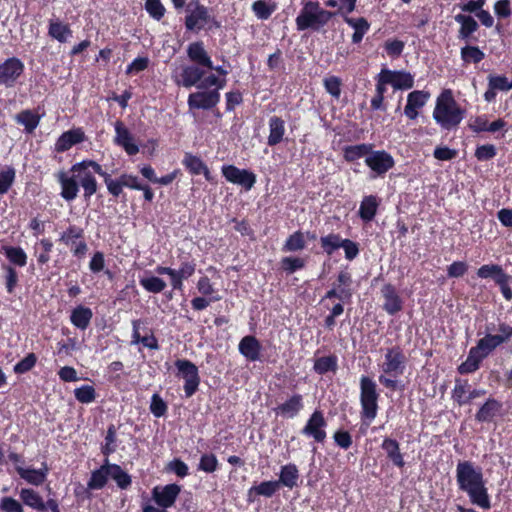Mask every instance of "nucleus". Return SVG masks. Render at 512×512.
Segmentation results:
<instances>
[{
    "mask_svg": "<svg viewBox=\"0 0 512 512\" xmlns=\"http://www.w3.org/2000/svg\"><path fill=\"white\" fill-rule=\"evenodd\" d=\"M110 477L116 482L120 489H127L132 484L131 476L118 464L110 463Z\"/></svg>",
    "mask_w": 512,
    "mask_h": 512,
    "instance_id": "obj_51",
    "label": "nucleus"
},
{
    "mask_svg": "<svg viewBox=\"0 0 512 512\" xmlns=\"http://www.w3.org/2000/svg\"><path fill=\"white\" fill-rule=\"evenodd\" d=\"M24 70L25 65L21 59L15 56L5 59L0 63V85L6 88L14 87Z\"/></svg>",
    "mask_w": 512,
    "mask_h": 512,
    "instance_id": "obj_15",
    "label": "nucleus"
},
{
    "mask_svg": "<svg viewBox=\"0 0 512 512\" xmlns=\"http://www.w3.org/2000/svg\"><path fill=\"white\" fill-rule=\"evenodd\" d=\"M476 274L481 279H492L499 287L503 298L506 301L512 300V289L510 287L512 276L505 272L501 265L484 264L477 269Z\"/></svg>",
    "mask_w": 512,
    "mask_h": 512,
    "instance_id": "obj_10",
    "label": "nucleus"
},
{
    "mask_svg": "<svg viewBox=\"0 0 512 512\" xmlns=\"http://www.w3.org/2000/svg\"><path fill=\"white\" fill-rule=\"evenodd\" d=\"M466 110L455 100L451 89H444L436 99L433 119L444 131L457 130Z\"/></svg>",
    "mask_w": 512,
    "mask_h": 512,
    "instance_id": "obj_4",
    "label": "nucleus"
},
{
    "mask_svg": "<svg viewBox=\"0 0 512 512\" xmlns=\"http://www.w3.org/2000/svg\"><path fill=\"white\" fill-rule=\"evenodd\" d=\"M0 512H24L23 504L11 496L0 498Z\"/></svg>",
    "mask_w": 512,
    "mask_h": 512,
    "instance_id": "obj_64",
    "label": "nucleus"
},
{
    "mask_svg": "<svg viewBox=\"0 0 512 512\" xmlns=\"http://www.w3.org/2000/svg\"><path fill=\"white\" fill-rule=\"evenodd\" d=\"M359 402H360V432L366 433V429L375 420L378 414L380 392L377 383L369 376L362 375L359 379Z\"/></svg>",
    "mask_w": 512,
    "mask_h": 512,
    "instance_id": "obj_5",
    "label": "nucleus"
},
{
    "mask_svg": "<svg viewBox=\"0 0 512 512\" xmlns=\"http://www.w3.org/2000/svg\"><path fill=\"white\" fill-rule=\"evenodd\" d=\"M372 148L373 145L368 143L345 146L343 148V158L348 163L355 162L360 158H366L371 152Z\"/></svg>",
    "mask_w": 512,
    "mask_h": 512,
    "instance_id": "obj_41",
    "label": "nucleus"
},
{
    "mask_svg": "<svg viewBox=\"0 0 512 512\" xmlns=\"http://www.w3.org/2000/svg\"><path fill=\"white\" fill-rule=\"evenodd\" d=\"M48 35L60 43H65L68 37L72 35V30L68 24L60 20H51L49 22Z\"/></svg>",
    "mask_w": 512,
    "mask_h": 512,
    "instance_id": "obj_43",
    "label": "nucleus"
},
{
    "mask_svg": "<svg viewBox=\"0 0 512 512\" xmlns=\"http://www.w3.org/2000/svg\"><path fill=\"white\" fill-rule=\"evenodd\" d=\"M114 127L116 133L115 144L122 147L129 156L136 155L139 152V147L133 142V136L128 128L121 120H117Z\"/></svg>",
    "mask_w": 512,
    "mask_h": 512,
    "instance_id": "obj_24",
    "label": "nucleus"
},
{
    "mask_svg": "<svg viewBox=\"0 0 512 512\" xmlns=\"http://www.w3.org/2000/svg\"><path fill=\"white\" fill-rule=\"evenodd\" d=\"M414 86V76L405 70H396L393 83L395 90H408Z\"/></svg>",
    "mask_w": 512,
    "mask_h": 512,
    "instance_id": "obj_57",
    "label": "nucleus"
},
{
    "mask_svg": "<svg viewBox=\"0 0 512 512\" xmlns=\"http://www.w3.org/2000/svg\"><path fill=\"white\" fill-rule=\"evenodd\" d=\"M182 165L193 176L201 175V171L206 166V163L197 155L190 152L184 154Z\"/></svg>",
    "mask_w": 512,
    "mask_h": 512,
    "instance_id": "obj_50",
    "label": "nucleus"
},
{
    "mask_svg": "<svg viewBox=\"0 0 512 512\" xmlns=\"http://www.w3.org/2000/svg\"><path fill=\"white\" fill-rule=\"evenodd\" d=\"M352 275L347 270H341L336 279V283L323 296L321 302L325 300L338 299L342 303L350 304L353 297Z\"/></svg>",
    "mask_w": 512,
    "mask_h": 512,
    "instance_id": "obj_13",
    "label": "nucleus"
},
{
    "mask_svg": "<svg viewBox=\"0 0 512 512\" xmlns=\"http://www.w3.org/2000/svg\"><path fill=\"white\" fill-rule=\"evenodd\" d=\"M470 387L471 386L468 379L456 378L455 386L451 393L453 401L456 402L459 406L468 404V395L466 394H469Z\"/></svg>",
    "mask_w": 512,
    "mask_h": 512,
    "instance_id": "obj_44",
    "label": "nucleus"
},
{
    "mask_svg": "<svg viewBox=\"0 0 512 512\" xmlns=\"http://www.w3.org/2000/svg\"><path fill=\"white\" fill-rule=\"evenodd\" d=\"M187 56L197 66L213 69V62L205 50L202 41L190 43L187 47Z\"/></svg>",
    "mask_w": 512,
    "mask_h": 512,
    "instance_id": "obj_28",
    "label": "nucleus"
},
{
    "mask_svg": "<svg viewBox=\"0 0 512 512\" xmlns=\"http://www.w3.org/2000/svg\"><path fill=\"white\" fill-rule=\"evenodd\" d=\"M21 503L38 512H44L43 497L32 488H22L19 493Z\"/></svg>",
    "mask_w": 512,
    "mask_h": 512,
    "instance_id": "obj_40",
    "label": "nucleus"
},
{
    "mask_svg": "<svg viewBox=\"0 0 512 512\" xmlns=\"http://www.w3.org/2000/svg\"><path fill=\"white\" fill-rule=\"evenodd\" d=\"M92 318L93 312L91 308L81 304L72 309L70 314L71 324L82 331L86 330L89 327Z\"/></svg>",
    "mask_w": 512,
    "mask_h": 512,
    "instance_id": "obj_34",
    "label": "nucleus"
},
{
    "mask_svg": "<svg viewBox=\"0 0 512 512\" xmlns=\"http://www.w3.org/2000/svg\"><path fill=\"white\" fill-rule=\"evenodd\" d=\"M187 15L185 16V28L188 31L204 29L207 24L219 27L220 23L215 17L210 15L209 8L201 4L198 0H192L186 6Z\"/></svg>",
    "mask_w": 512,
    "mask_h": 512,
    "instance_id": "obj_9",
    "label": "nucleus"
},
{
    "mask_svg": "<svg viewBox=\"0 0 512 512\" xmlns=\"http://www.w3.org/2000/svg\"><path fill=\"white\" fill-rule=\"evenodd\" d=\"M57 241L63 244L71 255L78 260L84 259L89 250L85 230L76 224H69L59 234Z\"/></svg>",
    "mask_w": 512,
    "mask_h": 512,
    "instance_id": "obj_8",
    "label": "nucleus"
},
{
    "mask_svg": "<svg viewBox=\"0 0 512 512\" xmlns=\"http://www.w3.org/2000/svg\"><path fill=\"white\" fill-rule=\"evenodd\" d=\"M276 480L262 481L252 486L247 493L248 502H254L257 497L271 498L281 488Z\"/></svg>",
    "mask_w": 512,
    "mask_h": 512,
    "instance_id": "obj_31",
    "label": "nucleus"
},
{
    "mask_svg": "<svg viewBox=\"0 0 512 512\" xmlns=\"http://www.w3.org/2000/svg\"><path fill=\"white\" fill-rule=\"evenodd\" d=\"M505 414L503 403L490 396L479 407L475 414V420L479 423H492L496 418H503Z\"/></svg>",
    "mask_w": 512,
    "mask_h": 512,
    "instance_id": "obj_18",
    "label": "nucleus"
},
{
    "mask_svg": "<svg viewBox=\"0 0 512 512\" xmlns=\"http://www.w3.org/2000/svg\"><path fill=\"white\" fill-rule=\"evenodd\" d=\"M338 369V358L335 354L323 356L315 359L313 370L318 375H325L328 372L335 373Z\"/></svg>",
    "mask_w": 512,
    "mask_h": 512,
    "instance_id": "obj_42",
    "label": "nucleus"
},
{
    "mask_svg": "<svg viewBox=\"0 0 512 512\" xmlns=\"http://www.w3.org/2000/svg\"><path fill=\"white\" fill-rule=\"evenodd\" d=\"M205 71L197 65H188L183 67L180 74L181 80H177V85H182L185 88H190L197 85L202 81Z\"/></svg>",
    "mask_w": 512,
    "mask_h": 512,
    "instance_id": "obj_33",
    "label": "nucleus"
},
{
    "mask_svg": "<svg viewBox=\"0 0 512 512\" xmlns=\"http://www.w3.org/2000/svg\"><path fill=\"white\" fill-rule=\"evenodd\" d=\"M3 280L8 294H14L19 283V273L11 265H2Z\"/></svg>",
    "mask_w": 512,
    "mask_h": 512,
    "instance_id": "obj_49",
    "label": "nucleus"
},
{
    "mask_svg": "<svg viewBox=\"0 0 512 512\" xmlns=\"http://www.w3.org/2000/svg\"><path fill=\"white\" fill-rule=\"evenodd\" d=\"M341 241L342 237L339 233H329L321 236L319 243L323 253L328 256H332L335 251L340 249Z\"/></svg>",
    "mask_w": 512,
    "mask_h": 512,
    "instance_id": "obj_47",
    "label": "nucleus"
},
{
    "mask_svg": "<svg viewBox=\"0 0 512 512\" xmlns=\"http://www.w3.org/2000/svg\"><path fill=\"white\" fill-rule=\"evenodd\" d=\"M17 123L25 127L27 133H32L39 125L41 116L30 109L22 110L15 117Z\"/></svg>",
    "mask_w": 512,
    "mask_h": 512,
    "instance_id": "obj_45",
    "label": "nucleus"
},
{
    "mask_svg": "<svg viewBox=\"0 0 512 512\" xmlns=\"http://www.w3.org/2000/svg\"><path fill=\"white\" fill-rule=\"evenodd\" d=\"M140 285L149 293H161L166 288V282L157 276L145 277L139 280Z\"/></svg>",
    "mask_w": 512,
    "mask_h": 512,
    "instance_id": "obj_54",
    "label": "nucleus"
},
{
    "mask_svg": "<svg viewBox=\"0 0 512 512\" xmlns=\"http://www.w3.org/2000/svg\"><path fill=\"white\" fill-rule=\"evenodd\" d=\"M2 253L5 255L9 264L13 267H24L27 264V253L20 246L4 245L2 246Z\"/></svg>",
    "mask_w": 512,
    "mask_h": 512,
    "instance_id": "obj_38",
    "label": "nucleus"
},
{
    "mask_svg": "<svg viewBox=\"0 0 512 512\" xmlns=\"http://www.w3.org/2000/svg\"><path fill=\"white\" fill-rule=\"evenodd\" d=\"M220 101V92L217 90L198 91L189 94L187 104L190 110H211Z\"/></svg>",
    "mask_w": 512,
    "mask_h": 512,
    "instance_id": "obj_19",
    "label": "nucleus"
},
{
    "mask_svg": "<svg viewBox=\"0 0 512 512\" xmlns=\"http://www.w3.org/2000/svg\"><path fill=\"white\" fill-rule=\"evenodd\" d=\"M105 185L109 195L121 202H126L127 200L124 188L131 190H140L142 188L139 177L129 173H122L117 178H112V175L109 174L108 177H105Z\"/></svg>",
    "mask_w": 512,
    "mask_h": 512,
    "instance_id": "obj_11",
    "label": "nucleus"
},
{
    "mask_svg": "<svg viewBox=\"0 0 512 512\" xmlns=\"http://www.w3.org/2000/svg\"><path fill=\"white\" fill-rule=\"evenodd\" d=\"M326 427L327 421L323 411L316 409L309 416L301 433L306 437L312 438L314 442L323 444L327 438Z\"/></svg>",
    "mask_w": 512,
    "mask_h": 512,
    "instance_id": "obj_14",
    "label": "nucleus"
},
{
    "mask_svg": "<svg viewBox=\"0 0 512 512\" xmlns=\"http://www.w3.org/2000/svg\"><path fill=\"white\" fill-rule=\"evenodd\" d=\"M405 42L399 39H388L384 43V50L391 58H398L402 55Z\"/></svg>",
    "mask_w": 512,
    "mask_h": 512,
    "instance_id": "obj_63",
    "label": "nucleus"
},
{
    "mask_svg": "<svg viewBox=\"0 0 512 512\" xmlns=\"http://www.w3.org/2000/svg\"><path fill=\"white\" fill-rule=\"evenodd\" d=\"M15 470L20 478L33 486H41L46 481L49 473V467L46 462H43L39 469L16 466Z\"/></svg>",
    "mask_w": 512,
    "mask_h": 512,
    "instance_id": "obj_26",
    "label": "nucleus"
},
{
    "mask_svg": "<svg viewBox=\"0 0 512 512\" xmlns=\"http://www.w3.org/2000/svg\"><path fill=\"white\" fill-rule=\"evenodd\" d=\"M218 467L219 462L215 454L205 453L201 456L198 464V470L206 473H213L218 469Z\"/></svg>",
    "mask_w": 512,
    "mask_h": 512,
    "instance_id": "obj_60",
    "label": "nucleus"
},
{
    "mask_svg": "<svg viewBox=\"0 0 512 512\" xmlns=\"http://www.w3.org/2000/svg\"><path fill=\"white\" fill-rule=\"evenodd\" d=\"M456 482L458 489L468 495L471 504L483 510L491 508V498L480 466L469 460L459 461L456 466Z\"/></svg>",
    "mask_w": 512,
    "mask_h": 512,
    "instance_id": "obj_2",
    "label": "nucleus"
},
{
    "mask_svg": "<svg viewBox=\"0 0 512 512\" xmlns=\"http://www.w3.org/2000/svg\"><path fill=\"white\" fill-rule=\"evenodd\" d=\"M381 449L386 453V457L388 460L392 462V464L402 469L405 466L404 454L400 450V443L391 437H384L381 443Z\"/></svg>",
    "mask_w": 512,
    "mask_h": 512,
    "instance_id": "obj_29",
    "label": "nucleus"
},
{
    "mask_svg": "<svg viewBox=\"0 0 512 512\" xmlns=\"http://www.w3.org/2000/svg\"><path fill=\"white\" fill-rule=\"evenodd\" d=\"M306 247V241L304 233L301 230H297L286 239L282 250L285 252H296L301 251Z\"/></svg>",
    "mask_w": 512,
    "mask_h": 512,
    "instance_id": "obj_52",
    "label": "nucleus"
},
{
    "mask_svg": "<svg viewBox=\"0 0 512 512\" xmlns=\"http://www.w3.org/2000/svg\"><path fill=\"white\" fill-rule=\"evenodd\" d=\"M337 15V12L329 11L320 6L318 1L307 0L302 3V8L295 19L298 31H319Z\"/></svg>",
    "mask_w": 512,
    "mask_h": 512,
    "instance_id": "obj_7",
    "label": "nucleus"
},
{
    "mask_svg": "<svg viewBox=\"0 0 512 512\" xmlns=\"http://www.w3.org/2000/svg\"><path fill=\"white\" fill-rule=\"evenodd\" d=\"M406 368V356L401 346L395 345L386 350L384 362L381 365L382 374L378 380L391 391L403 390L404 385L396 378L401 376Z\"/></svg>",
    "mask_w": 512,
    "mask_h": 512,
    "instance_id": "obj_6",
    "label": "nucleus"
},
{
    "mask_svg": "<svg viewBox=\"0 0 512 512\" xmlns=\"http://www.w3.org/2000/svg\"><path fill=\"white\" fill-rule=\"evenodd\" d=\"M323 85L326 92L329 93L333 98H340L342 80L338 76L332 75L324 78Z\"/></svg>",
    "mask_w": 512,
    "mask_h": 512,
    "instance_id": "obj_61",
    "label": "nucleus"
},
{
    "mask_svg": "<svg viewBox=\"0 0 512 512\" xmlns=\"http://www.w3.org/2000/svg\"><path fill=\"white\" fill-rule=\"evenodd\" d=\"M221 172L226 181L240 185L245 191H250L256 183V174L248 169H240L235 165H223Z\"/></svg>",
    "mask_w": 512,
    "mask_h": 512,
    "instance_id": "obj_16",
    "label": "nucleus"
},
{
    "mask_svg": "<svg viewBox=\"0 0 512 512\" xmlns=\"http://www.w3.org/2000/svg\"><path fill=\"white\" fill-rule=\"evenodd\" d=\"M251 9L258 19L267 20L276 10V4H268L264 0H257L252 4Z\"/></svg>",
    "mask_w": 512,
    "mask_h": 512,
    "instance_id": "obj_55",
    "label": "nucleus"
},
{
    "mask_svg": "<svg viewBox=\"0 0 512 512\" xmlns=\"http://www.w3.org/2000/svg\"><path fill=\"white\" fill-rule=\"evenodd\" d=\"M455 21L460 24L458 39L466 42L470 40L477 41L476 38H472V35L478 30L479 25L472 16L457 14L455 16Z\"/></svg>",
    "mask_w": 512,
    "mask_h": 512,
    "instance_id": "obj_30",
    "label": "nucleus"
},
{
    "mask_svg": "<svg viewBox=\"0 0 512 512\" xmlns=\"http://www.w3.org/2000/svg\"><path fill=\"white\" fill-rule=\"evenodd\" d=\"M86 140V135L81 127L72 128L63 132L54 144V151L64 153L73 146L80 144Z\"/></svg>",
    "mask_w": 512,
    "mask_h": 512,
    "instance_id": "obj_21",
    "label": "nucleus"
},
{
    "mask_svg": "<svg viewBox=\"0 0 512 512\" xmlns=\"http://www.w3.org/2000/svg\"><path fill=\"white\" fill-rule=\"evenodd\" d=\"M300 474L298 467L294 463H288L286 465L281 466L279 479L276 480L279 482V486H285L289 489H293L297 486V482L299 480Z\"/></svg>",
    "mask_w": 512,
    "mask_h": 512,
    "instance_id": "obj_36",
    "label": "nucleus"
},
{
    "mask_svg": "<svg viewBox=\"0 0 512 512\" xmlns=\"http://www.w3.org/2000/svg\"><path fill=\"white\" fill-rule=\"evenodd\" d=\"M16 181V170L11 165H6L0 170V196L9 192Z\"/></svg>",
    "mask_w": 512,
    "mask_h": 512,
    "instance_id": "obj_48",
    "label": "nucleus"
},
{
    "mask_svg": "<svg viewBox=\"0 0 512 512\" xmlns=\"http://www.w3.org/2000/svg\"><path fill=\"white\" fill-rule=\"evenodd\" d=\"M117 430L114 424L107 427L105 442L101 446V453L108 458L111 454L116 452L117 449Z\"/></svg>",
    "mask_w": 512,
    "mask_h": 512,
    "instance_id": "obj_53",
    "label": "nucleus"
},
{
    "mask_svg": "<svg viewBox=\"0 0 512 512\" xmlns=\"http://www.w3.org/2000/svg\"><path fill=\"white\" fill-rule=\"evenodd\" d=\"M238 350L248 361L256 362L260 360L262 345L254 335H246L240 340Z\"/></svg>",
    "mask_w": 512,
    "mask_h": 512,
    "instance_id": "obj_27",
    "label": "nucleus"
},
{
    "mask_svg": "<svg viewBox=\"0 0 512 512\" xmlns=\"http://www.w3.org/2000/svg\"><path fill=\"white\" fill-rule=\"evenodd\" d=\"M380 200L376 195L364 196L358 210V215L363 222H371L378 211Z\"/></svg>",
    "mask_w": 512,
    "mask_h": 512,
    "instance_id": "obj_35",
    "label": "nucleus"
},
{
    "mask_svg": "<svg viewBox=\"0 0 512 512\" xmlns=\"http://www.w3.org/2000/svg\"><path fill=\"white\" fill-rule=\"evenodd\" d=\"M74 396L81 404H89L95 401L97 393L92 385H82L74 389Z\"/></svg>",
    "mask_w": 512,
    "mask_h": 512,
    "instance_id": "obj_58",
    "label": "nucleus"
},
{
    "mask_svg": "<svg viewBox=\"0 0 512 512\" xmlns=\"http://www.w3.org/2000/svg\"><path fill=\"white\" fill-rule=\"evenodd\" d=\"M110 463L108 458H105L104 463L100 466V468L92 471L91 477L88 480L89 488H93L94 490H100L105 487L108 482V477H110Z\"/></svg>",
    "mask_w": 512,
    "mask_h": 512,
    "instance_id": "obj_39",
    "label": "nucleus"
},
{
    "mask_svg": "<svg viewBox=\"0 0 512 512\" xmlns=\"http://www.w3.org/2000/svg\"><path fill=\"white\" fill-rule=\"evenodd\" d=\"M344 22L354 29L351 40L353 44L360 43L370 29V23L364 17L352 18L344 16Z\"/></svg>",
    "mask_w": 512,
    "mask_h": 512,
    "instance_id": "obj_37",
    "label": "nucleus"
},
{
    "mask_svg": "<svg viewBox=\"0 0 512 512\" xmlns=\"http://www.w3.org/2000/svg\"><path fill=\"white\" fill-rule=\"evenodd\" d=\"M460 57L464 65L478 64L485 58V53L474 45H465L460 50Z\"/></svg>",
    "mask_w": 512,
    "mask_h": 512,
    "instance_id": "obj_46",
    "label": "nucleus"
},
{
    "mask_svg": "<svg viewBox=\"0 0 512 512\" xmlns=\"http://www.w3.org/2000/svg\"><path fill=\"white\" fill-rule=\"evenodd\" d=\"M498 331L499 334L487 332L484 337L477 341L475 346L470 348L466 360L457 367L459 374L467 375L476 372L485 358L497 347L507 343L512 338V326L506 322L499 323Z\"/></svg>",
    "mask_w": 512,
    "mask_h": 512,
    "instance_id": "obj_3",
    "label": "nucleus"
},
{
    "mask_svg": "<svg viewBox=\"0 0 512 512\" xmlns=\"http://www.w3.org/2000/svg\"><path fill=\"white\" fill-rule=\"evenodd\" d=\"M37 363V356L35 353H28L23 359L14 365V373L25 374L31 371Z\"/></svg>",
    "mask_w": 512,
    "mask_h": 512,
    "instance_id": "obj_59",
    "label": "nucleus"
},
{
    "mask_svg": "<svg viewBox=\"0 0 512 512\" xmlns=\"http://www.w3.org/2000/svg\"><path fill=\"white\" fill-rule=\"evenodd\" d=\"M180 492L181 486L176 483L155 486L152 489V498L159 507L167 509L174 506Z\"/></svg>",
    "mask_w": 512,
    "mask_h": 512,
    "instance_id": "obj_20",
    "label": "nucleus"
},
{
    "mask_svg": "<svg viewBox=\"0 0 512 512\" xmlns=\"http://www.w3.org/2000/svg\"><path fill=\"white\" fill-rule=\"evenodd\" d=\"M365 164L376 176H384L395 166L393 156L385 150H373L365 158Z\"/></svg>",
    "mask_w": 512,
    "mask_h": 512,
    "instance_id": "obj_17",
    "label": "nucleus"
},
{
    "mask_svg": "<svg viewBox=\"0 0 512 512\" xmlns=\"http://www.w3.org/2000/svg\"><path fill=\"white\" fill-rule=\"evenodd\" d=\"M70 173L71 175L65 171H59L56 174V180L61 187L60 196L67 202H72L78 197L80 188L83 189L84 199L90 200L99 187L96 175L102 177L104 183L105 177L109 175L101 164L92 159L74 163Z\"/></svg>",
    "mask_w": 512,
    "mask_h": 512,
    "instance_id": "obj_1",
    "label": "nucleus"
},
{
    "mask_svg": "<svg viewBox=\"0 0 512 512\" xmlns=\"http://www.w3.org/2000/svg\"><path fill=\"white\" fill-rule=\"evenodd\" d=\"M149 408L150 412L157 418L165 416L168 410L167 403L158 393L152 395Z\"/></svg>",
    "mask_w": 512,
    "mask_h": 512,
    "instance_id": "obj_62",
    "label": "nucleus"
},
{
    "mask_svg": "<svg viewBox=\"0 0 512 512\" xmlns=\"http://www.w3.org/2000/svg\"><path fill=\"white\" fill-rule=\"evenodd\" d=\"M174 365L178 370V376L184 379L185 397H192L197 392L201 382L198 367L187 359H177Z\"/></svg>",
    "mask_w": 512,
    "mask_h": 512,
    "instance_id": "obj_12",
    "label": "nucleus"
},
{
    "mask_svg": "<svg viewBox=\"0 0 512 512\" xmlns=\"http://www.w3.org/2000/svg\"><path fill=\"white\" fill-rule=\"evenodd\" d=\"M430 93L425 90H414L407 95V103L404 107V114L409 120H416L419 111L426 105Z\"/></svg>",
    "mask_w": 512,
    "mask_h": 512,
    "instance_id": "obj_23",
    "label": "nucleus"
},
{
    "mask_svg": "<svg viewBox=\"0 0 512 512\" xmlns=\"http://www.w3.org/2000/svg\"><path fill=\"white\" fill-rule=\"evenodd\" d=\"M381 295L384 299L382 308L386 313H388L391 316H394L400 311H402L403 300L393 284H384L381 288Z\"/></svg>",
    "mask_w": 512,
    "mask_h": 512,
    "instance_id": "obj_22",
    "label": "nucleus"
},
{
    "mask_svg": "<svg viewBox=\"0 0 512 512\" xmlns=\"http://www.w3.org/2000/svg\"><path fill=\"white\" fill-rule=\"evenodd\" d=\"M304 408L303 396L299 393L292 394L283 403L279 404L273 410L276 415L283 418H294Z\"/></svg>",
    "mask_w": 512,
    "mask_h": 512,
    "instance_id": "obj_25",
    "label": "nucleus"
},
{
    "mask_svg": "<svg viewBox=\"0 0 512 512\" xmlns=\"http://www.w3.org/2000/svg\"><path fill=\"white\" fill-rule=\"evenodd\" d=\"M281 269L288 275L295 273L305 267V259L301 257L286 256L280 261Z\"/></svg>",
    "mask_w": 512,
    "mask_h": 512,
    "instance_id": "obj_56",
    "label": "nucleus"
},
{
    "mask_svg": "<svg viewBox=\"0 0 512 512\" xmlns=\"http://www.w3.org/2000/svg\"><path fill=\"white\" fill-rule=\"evenodd\" d=\"M269 135L267 144L270 147L280 144L286 132L285 121L279 116H272L268 121Z\"/></svg>",
    "mask_w": 512,
    "mask_h": 512,
    "instance_id": "obj_32",
    "label": "nucleus"
}]
</instances>
